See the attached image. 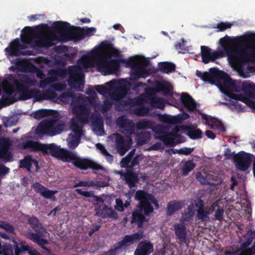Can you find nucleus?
<instances>
[{"mask_svg": "<svg viewBox=\"0 0 255 255\" xmlns=\"http://www.w3.org/2000/svg\"><path fill=\"white\" fill-rule=\"evenodd\" d=\"M150 104L152 107L163 109L165 106V101L162 98L153 97L150 99Z\"/></svg>", "mask_w": 255, "mask_h": 255, "instance_id": "a18cd8bd", "label": "nucleus"}, {"mask_svg": "<svg viewBox=\"0 0 255 255\" xmlns=\"http://www.w3.org/2000/svg\"><path fill=\"white\" fill-rule=\"evenodd\" d=\"M185 41L183 38H182L179 41L177 42L175 45V49L180 51V50H185V46L184 44Z\"/></svg>", "mask_w": 255, "mask_h": 255, "instance_id": "338daca9", "label": "nucleus"}, {"mask_svg": "<svg viewBox=\"0 0 255 255\" xmlns=\"http://www.w3.org/2000/svg\"><path fill=\"white\" fill-rule=\"evenodd\" d=\"M153 123L149 120H143L139 121L136 125V129L142 130L146 129H152Z\"/></svg>", "mask_w": 255, "mask_h": 255, "instance_id": "8fccbe9b", "label": "nucleus"}, {"mask_svg": "<svg viewBox=\"0 0 255 255\" xmlns=\"http://www.w3.org/2000/svg\"><path fill=\"white\" fill-rule=\"evenodd\" d=\"M143 210L135 209L132 213L131 224H135L138 228H142L143 224L148 221L144 215L142 213Z\"/></svg>", "mask_w": 255, "mask_h": 255, "instance_id": "c756f323", "label": "nucleus"}, {"mask_svg": "<svg viewBox=\"0 0 255 255\" xmlns=\"http://www.w3.org/2000/svg\"><path fill=\"white\" fill-rule=\"evenodd\" d=\"M153 252L152 244L148 240H144L138 243L134 255H150Z\"/></svg>", "mask_w": 255, "mask_h": 255, "instance_id": "bb28decb", "label": "nucleus"}, {"mask_svg": "<svg viewBox=\"0 0 255 255\" xmlns=\"http://www.w3.org/2000/svg\"><path fill=\"white\" fill-rule=\"evenodd\" d=\"M22 147L24 149L30 148L32 151H42L44 153L50 154L58 159L63 149L54 143L44 144L32 140H28L23 142Z\"/></svg>", "mask_w": 255, "mask_h": 255, "instance_id": "9d476101", "label": "nucleus"}, {"mask_svg": "<svg viewBox=\"0 0 255 255\" xmlns=\"http://www.w3.org/2000/svg\"><path fill=\"white\" fill-rule=\"evenodd\" d=\"M142 103V100L139 98H128L126 100L121 101V105L124 107L132 106L134 105H140Z\"/></svg>", "mask_w": 255, "mask_h": 255, "instance_id": "3c124183", "label": "nucleus"}, {"mask_svg": "<svg viewBox=\"0 0 255 255\" xmlns=\"http://www.w3.org/2000/svg\"><path fill=\"white\" fill-rule=\"evenodd\" d=\"M97 213L99 214L103 218L110 217L114 219L118 218L117 212L112 208H109L107 206H105L102 209L97 211Z\"/></svg>", "mask_w": 255, "mask_h": 255, "instance_id": "58836bf2", "label": "nucleus"}, {"mask_svg": "<svg viewBox=\"0 0 255 255\" xmlns=\"http://www.w3.org/2000/svg\"><path fill=\"white\" fill-rule=\"evenodd\" d=\"M149 75L147 70L139 65L132 69L130 73L131 80H137L140 78H146Z\"/></svg>", "mask_w": 255, "mask_h": 255, "instance_id": "72a5a7b5", "label": "nucleus"}, {"mask_svg": "<svg viewBox=\"0 0 255 255\" xmlns=\"http://www.w3.org/2000/svg\"><path fill=\"white\" fill-rule=\"evenodd\" d=\"M61 97H72L71 105L73 106L72 112L76 115V118H72L71 122L74 120L78 122L79 126L80 123H86L88 122L90 114V110L87 105L81 104V102L83 100L82 96L76 97L72 93L66 92L62 93Z\"/></svg>", "mask_w": 255, "mask_h": 255, "instance_id": "39448f33", "label": "nucleus"}, {"mask_svg": "<svg viewBox=\"0 0 255 255\" xmlns=\"http://www.w3.org/2000/svg\"><path fill=\"white\" fill-rule=\"evenodd\" d=\"M120 61L121 63L125 64L127 66L131 68L132 69L139 65L135 59L132 57L128 59H120Z\"/></svg>", "mask_w": 255, "mask_h": 255, "instance_id": "603ef678", "label": "nucleus"}, {"mask_svg": "<svg viewBox=\"0 0 255 255\" xmlns=\"http://www.w3.org/2000/svg\"><path fill=\"white\" fill-rule=\"evenodd\" d=\"M32 164L35 166L37 172L40 169L38 160L33 158L31 155H28L19 160V168L26 169L27 171L31 172Z\"/></svg>", "mask_w": 255, "mask_h": 255, "instance_id": "cd10ccee", "label": "nucleus"}, {"mask_svg": "<svg viewBox=\"0 0 255 255\" xmlns=\"http://www.w3.org/2000/svg\"><path fill=\"white\" fill-rule=\"evenodd\" d=\"M37 83V81L34 78H31L26 74L19 76L18 79L10 75L8 79L5 80L2 83L3 89L7 94L11 95L14 92V88L16 92L20 95L18 100L14 102L25 101L34 98L36 101L43 100H51L57 97V94L50 89L40 91L37 89H29L26 85L33 86Z\"/></svg>", "mask_w": 255, "mask_h": 255, "instance_id": "f03ea898", "label": "nucleus"}, {"mask_svg": "<svg viewBox=\"0 0 255 255\" xmlns=\"http://www.w3.org/2000/svg\"><path fill=\"white\" fill-rule=\"evenodd\" d=\"M75 191L79 194L86 197H93L94 198V200L96 202L100 203L104 202L103 199L100 196L95 195L93 191H83L80 189H76Z\"/></svg>", "mask_w": 255, "mask_h": 255, "instance_id": "c03bdc74", "label": "nucleus"}, {"mask_svg": "<svg viewBox=\"0 0 255 255\" xmlns=\"http://www.w3.org/2000/svg\"><path fill=\"white\" fill-rule=\"evenodd\" d=\"M70 129L74 132V134L70 133L69 136L71 139L68 141V145L71 149H74L78 146L80 142L82 135V127L79 126L78 122L73 120L71 122Z\"/></svg>", "mask_w": 255, "mask_h": 255, "instance_id": "f8f14e48", "label": "nucleus"}, {"mask_svg": "<svg viewBox=\"0 0 255 255\" xmlns=\"http://www.w3.org/2000/svg\"><path fill=\"white\" fill-rule=\"evenodd\" d=\"M135 149L131 150L120 162L122 167L130 169L121 173V176L130 189L135 187L139 181L137 174L133 172L132 169L134 166L138 165L139 161L142 159V156L139 154L135 155Z\"/></svg>", "mask_w": 255, "mask_h": 255, "instance_id": "20e7f679", "label": "nucleus"}, {"mask_svg": "<svg viewBox=\"0 0 255 255\" xmlns=\"http://www.w3.org/2000/svg\"><path fill=\"white\" fill-rule=\"evenodd\" d=\"M50 87L56 91L61 92L65 89L66 86L65 85L60 83H52L50 85Z\"/></svg>", "mask_w": 255, "mask_h": 255, "instance_id": "e2e57ef3", "label": "nucleus"}, {"mask_svg": "<svg viewBox=\"0 0 255 255\" xmlns=\"http://www.w3.org/2000/svg\"><path fill=\"white\" fill-rule=\"evenodd\" d=\"M57 23L61 25L57 28L65 30L67 42L70 40L77 41L83 39L86 36H92L96 30L94 27H87L86 29L77 27L76 29L74 30V27L67 22H58Z\"/></svg>", "mask_w": 255, "mask_h": 255, "instance_id": "0eeeda50", "label": "nucleus"}, {"mask_svg": "<svg viewBox=\"0 0 255 255\" xmlns=\"http://www.w3.org/2000/svg\"><path fill=\"white\" fill-rule=\"evenodd\" d=\"M140 106L134 109V112L135 114L138 116H145L148 113V109L144 105H139Z\"/></svg>", "mask_w": 255, "mask_h": 255, "instance_id": "864d4df0", "label": "nucleus"}, {"mask_svg": "<svg viewBox=\"0 0 255 255\" xmlns=\"http://www.w3.org/2000/svg\"><path fill=\"white\" fill-rule=\"evenodd\" d=\"M134 198L139 201L137 208L143 210L145 215L148 216L152 213L154 209L151 203L158 207V202L153 195L142 190H137L135 194Z\"/></svg>", "mask_w": 255, "mask_h": 255, "instance_id": "1a4fd4ad", "label": "nucleus"}, {"mask_svg": "<svg viewBox=\"0 0 255 255\" xmlns=\"http://www.w3.org/2000/svg\"><path fill=\"white\" fill-rule=\"evenodd\" d=\"M196 167V164L192 160L186 161L181 168L182 175L187 176Z\"/></svg>", "mask_w": 255, "mask_h": 255, "instance_id": "de8ad7c7", "label": "nucleus"}, {"mask_svg": "<svg viewBox=\"0 0 255 255\" xmlns=\"http://www.w3.org/2000/svg\"><path fill=\"white\" fill-rule=\"evenodd\" d=\"M30 68H31V71L34 72H36V76L38 78L42 79L44 76V74L43 71L40 69H39L37 67H36L33 64H30Z\"/></svg>", "mask_w": 255, "mask_h": 255, "instance_id": "052dcab7", "label": "nucleus"}, {"mask_svg": "<svg viewBox=\"0 0 255 255\" xmlns=\"http://www.w3.org/2000/svg\"><path fill=\"white\" fill-rule=\"evenodd\" d=\"M113 105V103L110 100H106L104 101L103 104L101 107V110L103 113L107 112L109 111Z\"/></svg>", "mask_w": 255, "mask_h": 255, "instance_id": "bf43d9fd", "label": "nucleus"}, {"mask_svg": "<svg viewBox=\"0 0 255 255\" xmlns=\"http://www.w3.org/2000/svg\"><path fill=\"white\" fill-rule=\"evenodd\" d=\"M149 90L152 92H162L164 96H169V100L173 102L172 104L175 107L179 105V102L176 100H173L172 95L173 94V88L172 86L168 82H157L154 88H150Z\"/></svg>", "mask_w": 255, "mask_h": 255, "instance_id": "dca6fc26", "label": "nucleus"}, {"mask_svg": "<svg viewBox=\"0 0 255 255\" xmlns=\"http://www.w3.org/2000/svg\"><path fill=\"white\" fill-rule=\"evenodd\" d=\"M242 91L247 96H251L255 93V84L250 81L242 83Z\"/></svg>", "mask_w": 255, "mask_h": 255, "instance_id": "79ce46f5", "label": "nucleus"}, {"mask_svg": "<svg viewBox=\"0 0 255 255\" xmlns=\"http://www.w3.org/2000/svg\"><path fill=\"white\" fill-rule=\"evenodd\" d=\"M13 243L15 255H20L29 250V246L26 244L25 242L17 243L16 241H14Z\"/></svg>", "mask_w": 255, "mask_h": 255, "instance_id": "ea45409f", "label": "nucleus"}, {"mask_svg": "<svg viewBox=\"0 0 255 255\" xmlns=\"http://www.w3.org/2000/svg\"><path fill=\"white\" fill-rule=\"evenodd\" d=\"M223 50L212 51L206 46H201L202 62L205 64L214 62L216 59L226 56L234 63H255V35L248 36L241 40L242 46L237 47L231 42V38L226 35L220 40Z\"/></svg>", "mask_w": 255, "mask_h": 255, "instance_id": "f257e3e1", "label": "nucleus"}, {"mask_svg": "<svg viewBox=\"0 0 255 255\" xmlns=\"http://www.w3.org/2000/svg\"><path fill=\"white\" fill-rule=\"evenodd\" d=\"M115 82L114 80L110 81L106 83V85L109 87L107 88L103 85H97L95 86V89L100 94L104 95L107 93L110 95V90L114 85Z\"/></svg>", "mask_w": 255, "mask_h": 255, "instance_id": "37998d69", "label": "nucleus"}, {"mask_svg": "<svg viewBox=\"0 0 255 255\" xmlns=\"http://www.w3.org/2000/svg\"><path fill=\"white\" fill-rule=\"evenodd\" d=\"M160 121L167 124H177L182 123L183 118L178 115L177 116L172 117L167 115H159L158 117Z\"/></svg>", "mask_w": 255, "mask_h": 255, "instance_id": "c9c22d12", "label": "nucleus"}, {"mask_svg": "<svg viewBox=\"0 0 255 255\" xmlns=\"http://www.w3.org/2000/svg\"><path fill=\"white\" fill-rule=\"evenodd\" d=\"M32 188L37 193H39L45 198L50 199L51 201H55L56 198L55 194L57 190H51L38 182H35L32 185Z\"/></svg>", "mask_w": 255, "mask_h": 255, "instance_id": "5701e85b", "label": "nucleus"}, {"mask_svg": "<svg viewBox=\"0 0 255 255\" xmlns=\"http://www.w3.org/2000/svg\"><path fill=\"white\" fill-rule=\"evenodd\" d=\"M224 214V208L222 207L218 208L215 212V219L220 222L222 221L223 220Z\"/></svg>", "mask_w": 255, "mask_h": 255, "instance_id": "4d7b16f0", "label": "nucleus"}, {"mask_svg": "<svg viewBox=\"0 0 255 255\" xmlns=\"http://www.w3.org/2000/svg\"><path fill=\"white\" fill-rule=\"evenodd\" d=\"M10 145L9 139L0 138V158L5 162H11L13 160V155L9 151Z\"/></svg>", "mask_w": 255, "mask_h": 255, "instance_id": "412c9836", "label": "nucleus"}, {"mask_svg": "<svg viewBox=\"0 0 255 255\" xmlns=\"http://www.w3.org/2000/svg\"><path fill=\"white\" fill-rule=\"evenodd\" d=\"M92 123L95 127L98 128L99 129L103 128V122L102 119V118L100 117H96L93 120Z\"/></svg>", "mask_w": 255, "mask_h": 255, "instance_id": "680f3d73", "label": "nucleus"}, {"mask_svg": "<svg viewBox=\"0 0 255 255\" xmlns=\"http://www.w3.org/2000/svg\"><path fill=\"white\" fill-rule=\"evenodd\" d=\"M175 64L169 62H161L158 63L159 71L163 73L169 74L175 70Z\"/></svg>", "mask_w": 255, "mask_h": 255, "instance_id": "4c0bfd02", "label": "nucleus"}, {"mask_svg": "<svg viewBox=\"0 0 255 255\" xmlns=\"http://www.w3.org/2000/svg\"><path fill=\"white\" fill-rule=\"evenodd\" d=\"M233 24L229 22H221L217 24L216 28H218L217 31H223L228 28H230Z\"/></svg>", "mask_w": 255, "mask_h": 255, "instance_id": "6e6d98bb", "label": "nucleus"}, {"mask_svg": "<svg viewBox=\"0 0 255 255\" xmlns=\"http://www.w3.org/2000/svg\"><path fill=\"white\" fill-rule=\"evenodd\" d=\"M180 101L182 104L189 111H193L196 108V104L191 96L188 93H182L180 96Z\"/></svg>", "mask_w": 255, "mask_h": 255, "instance_id": "7c9ffc66", "label": "nucleus"}, {"mask_svg": "<svg viewBox=\"0 0 255 255\" xmlns=\"http://www.w3.org/2000/svg\"><path fill=\"white\" fill-rule=\"evenodd\" d=\"M251 154L242 151L234 155L236 167L242 171L247 170L252 162Z\"/></svg>", "mask_w": 255, "mask_h": 255, "instance_id": "4468645a", "label": "nucleus"}, {"mask_svg": "<svg viewBox=\"0 0 255 255\" xmlns=\"http://www.w3.org/2000/svg\"><path fill=\"white\" fill-rule=\"evenodd\" d=\"M0 254L2 255H13V250L11 247L4 246L2 248L1 252Z\"/></svg>", "mask_w": 255, "mask_h": 255, "instance_id": "0e129e2a", "label": "nucleus"}, {"mask_svg": "<svg viewBox=\"0 0 255 255\" xmlns=\"http://www.w3.org/2000/svg\"><path fill=\"white\" fill-rule=\"evenodd\" d=\"M55 78L53 77H48L44 79H42L40 81L39 87L41 88H45L47 85H49L54 82Z\"/></svg>", "mask_w": 255, "mask_h": 255, "instance_id": "5fc2aeb1", "label": "nucleus"}, {"mask_svg": "<svg viewBox=\"0 0 255 255\" xmlns=\"http://www.w3.org/2000/svg\"><path fill=\"white\" fill-rule=\"evenodd\" d=\"M175 234L177 239L181 245L185 244L187 246L189 245V241L187 237V232L185 225L184 223H176L174 225Z\"/></svg>", "mask_w": 255, "mask_h": 255, "instance_id": "a878e982", "label": "nucleus"}, {"mask_svg": "<svg viewBox=\"0 0 255 255\" xmlns=\"http://www.w3.org/2000/svg\"><path fill=\"white\" fill-rule=\"evenodd\" d=\"M223 72L224 71L219 70L217 68L213 67L209 69V73L207 72L202 73L200 71H197V75L200 77L204 82L213 83L214 81H216L220 85Z\"/></svg>", "mask_w": 255, "mask_h": 255, "instance_id": "f3484780", "label": "nucleus"}, {"mask_svg": "<svg viewBox=\"0 0 255 255\" xmlns=\"http://www.w3.org/2000/svg\"><path fill=\"white\" fill-rule=\"evenodd\" d=\"M143 231L138 230L131 235H125L122 241L118 242L115 247L114 250L117 251L118 250L127 248L130 245L138 242L143 238Z\"/></svg>", "mask_w": 255, "mask_h": 255, "instance_id": "9b49d317", "label": "nucleus"}, {"mask_svg": "<svg viewBox=\"0 0 255 255\" xmlns=\"http://www.w3.org/2000/svg\"><path fill=\"white\" fill-rule=\"evenodd\" d=\"M28 223L35 232V233L29 232L26 234V237L37 244L47 253H49L50 249L45 247L49 244L48 241L43 238V234L45 232V229L42 226L38 219L34 217H30L28 219Z\"/></svg>", "mask_w": 255, "mask_h": 255, "instance_id": "423d86ee", "label": "nucleus"}, {"mask_svg": "<svg viewBox=\"0 0 255 255\" xmlns=\"http://www.w3.org/2000/svg\"><path fill=\"white\" fill-rule=\"evenodd\" d=\"M184 205V202L179 200H172L167 204L166 215L172 216L175 212L181 209Z\"/></svg>", "mask_w": 255, "mask_h": 255, "instance_id": "473e14b6", "label": "nucleus"}, {"mask_svg": "<svg viewBox=\"0 0 255 255\" xmlns=\"http://www.w3.org/2000/svg\"><path fill=\"white\" fill-rule=\"evenodd\" d=\"M84 75L78 72L77 69L73 68L69 70V77L68 84L71 88H76L84 85Z\"/></svg>", "mask_w": 255, "mask_h": 255, "instance_id": "393cba45", "label": "nucleus"}, {"mask_svg": "<svg viewBox=\"0 0 255 255\" xmlns=\"http://www.w3.org/2000/svg\"><path fill=\"white\" fill-rule=\"evenodd\" d=\"M194 214V211L193 210V209L190 207H188L186 211H185L184 213H183L180 219V221L182 223H184L185 222H190L191 220H192Z\"/></svg>", "mask_w": 255, "mask_h": 255, "instance_id": "09e8293b", "label": "nucleus"}, {"mask_svg": "<svg viewBox=\"0 0 255 255\" xmlns=\"http://www.w3.org/2000/svg\"><path fill=\"white\" fill-rule=\"evenodd\" d=\"M24 48L25 46L20 43L19 39L16 38L10 43L9 47L5 48V51L8 55L12 56H17L21 54L24 55H31V51H26L23 52L20 51L21 49H24Z\"/></svg>", "mask_w": 255, "mask_h": 255, "instance_id": "aec40b11", "label": "nucleus"}, {"mask_svg": "<svg viewBox=\"0 0 255 255\" xmlns=\"http://www.w3.org/2000/svg\"><path fill=\"white\" fill-rule=\"evenodd\" d=\"M150 138V132L141 131L136 134L135 139L138 145H142L148 143Z\"/></svg>", "mask_w": 255, "mask_h": 255, "instance_id": "a19ab883", "label": "nucleus"}, {"mask_svg": "<svg viewBox=\"0 0 255 255\" xmlns=\"http://www.w3.org/2000/svg\"><path fill=\"white\" fill-rule=\"evenodd\" d=\"M183 129L187 131V135L192 139H199L202 137V130L194 126H185Z\"/></svg>", "mask_w": 255, "mask_h": 255, "instance_id": "f704fd0d", "label": "nucleus"}, {"mask_svg": "<svg viewBox=\"0 0 255 255\" xmlns=\"http://www.w3.org/2000/svg\"><path fill=\"white\" fill-rule=\"evenodd\" d=\"M220 86L227 91L240 92L242 91V83L238 80H233L227 73L224 72Z\"/></svg>", "mask_w": 255, "mask_h": 255, "instance_id": "ddd939ff", "label": "nucleus"}, {"mask_svg": "<svg viewBox=\"0 0 255 255\" xmlns=\"http://www.w3.org/2000/svg\"><path fill=\"white\" fill-rule=\"evenodd\" d=\"M55 111L52 110L41 109L33 114V117L36 119H41L49 116H52Z\"/></svg>", "mask_w": 255, "mask_h": 255, "instance_id": "49530a36", "label": "nucleus"}, {"mask_svg": "<svg viewBox=\"0 0 255 255\" xmlns=\"http://www.w3.org/2000/svg\"><path fill=\"white\" fill-rule=\"evenodd\" d=\"M128 89L125 86H118L111 88L110 96L112 99L117 101L121 105V101H124L122 99L127 95Z\"/></svg>", "mask_w": 255, "mask_h": 255, "instance_id": "c85d7f7f", "label": "nucleus"}, {"mask_svg": "<svg viewBox=\"0 0 255 255\" xmlns=\"http://www.w3.org/2000/svg\"><path fill=\"white\" fill-rule=\"evenodd\" d=\"M194 150V148H189L184 147L177 150V153L180 154L188 155L190 154Z\"/></svg>", "mask_w": 255, "mask_h": 255, "instance_id": "13d9d810", "label": "nucleus"}, {"mask_svg": "<svg viewBox=\"0 0 255 255\" xmlns=\"http://www.w3.org/2000/svg\"><path fill=\"white\" fill-rule=\"evenodd\" d=\"M113 44L109 40L103 41L100 44L101 48L105 50H110L112 48Z\"/></svg>", "mask_w": 255, "mask_h": 255, "instance_id": "69168bd1", "label": "nucleus"}, {"mask_svg": "<svg viewBox=\"0 0 255 255\" xmlns=\"http://www.w3.org/2000/svg\"><path fill=\"white\" fill-rule=\"evenodd\" d=\"M65 127L64 123L57 120L45 119L38 125L35 129V133L41 137L45 135L53 136L61 133Z\"/></svg>", "mask_w": 255, "mask_h": 255, "instance_id": "6e6552de", "label": "nucleus"}, {"mask_svg": "<svg viewBox=\"0 0 255 255\" xmlns=\"http://www.w3.org/2000/svg\"><path fill=\"white\" fill-rule=\"evenodd\" d=\"M230 105H231V108L232 109H236L237 111H242L243 110L242 105L238 101H232L230 103Z\"/></svg>", "mask_w": 255, "mask_h": 255, "instance_id": "774afa93", "label": "nucleus"}, {"mask_svg": "<svg viewBox=\"0 0 255 255\" xmlns=\"http://www.w3.org/2000/svg\"><path fill=\"white\" fill-rule=\"evenodd\" d=\"M157 138L162 141L165 145L172 146L175 144L183 142V136L177 132H166L163 135H159Z\"/></svg>", "mask_w": 255, "mask_h": 255, "instance_id": "4be33fe9", "label": "nucleus"}, {"mask_svg": "<svg viewBox=\"0 0 255 255\" xmlns=\"http://www.w3.org/2000/svg\"><path fill=\"white\" fill-rule=\"evenodd\" d=\"M195 206L197 208L196 220L202 222L206 221L209 219V215L210 214V211H208L207 208H205L204 201L200 198L195 201Z\"/></svg>", "mask_w": 255, "mask_h": 255, "instance_id": "b1692460", "label": "nucleus"}, {"mask_svg": "<svg viewBox=\"0 0 255 255\" xmlns=\"http://www.w3.org/2000/svg\"><path fill=\"white\" fill-rule=\"evenodd\" d=\"M77 155L76 153L63 148L59 159L63 162H72L73 163Z\"/></svg>", "mask_w": 255, "mask_h": 255, "instance_id": "e433bc0d", "label": "nucleus"}, {"mask_svg": "<svg viewBox=\"0 0 255 255\" xmlns=\"http://www.w3.org/2000/svg\"><path fill=\"white\" fill-rule=\"evenodd\" d=\"M117 123L122 129V132L130 139L131 135L134 133L135 125L133 121L121 116L118 118Z\"/></svg>", "mask_w": 255, "mask_h": 255, "instance_id": "6ab92c4d", "label": "nucleus"}, {"mask_svg": "<svg viewBox=\"0 0 255 255\" xmlns=\"http://www.w3.org/2000/svg\"><path fill=\"white\" fill-rule=\"evenodd\" d=\"M73 165L81 170H86L91 168L93 170H103V167L100 164L88 159L82 158L77 155L75 160L73 162Z\"/></svg>", "mask_w": 255, "mask_h": 255, "instance_id": "a211bd4d", "label": "nucleus"}, {"mask_svg": "<svg viewBox=\"0 0 255 255\" xmlns=\"http://www.w3.org/2000/svg\"><path fill=\"white\" fill-rule=\"evenodd\" d=\"M120 63V59L110 61L103 60L99 62L97 67L99 71L104 73L105 75H110L119 70Z\"/></svg>", "mask_w": 255, "mask_h": 255, "instance_id": "2eb2a0df", "label": "nucleus"}, {"mask_svg": "<svg viewBox=\"0 0 255 255\" xmlns=\"http://www.w3.org/2000/svg\"><path fill=\"white\" fill-rule=\"evenodd\" d=\"M55 21L53 24V30L58 33L55 34L45 33L39 32L34 34L32 28L30 26H25L22 29L21 32L22 41L27 44L30 45L34 49L49 48L55 45L54 41L67 42L64 30H60L57 28L60 24H57Z\"/></svg>", "mask_w": 255, "mask_h": 255, "instance_id": "7ed1b4c3", "label": "nucleus"}, {"mask_svg": "<svg viewBox=\"0 0 255 255\" xmlns=\"http://www.w3.org/2000/svg\"><path fill=\"white\" fill-rule=\"evenodd\" d=\"M115 143L119 153L124 155L128 149L124 137L120 133L115 134Z\"/></svg>", "mask_w": 255, "mask_h": 255, "instance_id": "2f4dec72", "label": "nucleus"}]
</instances>
